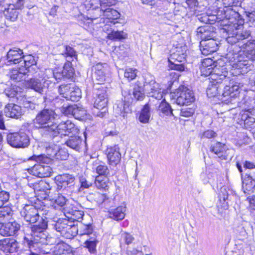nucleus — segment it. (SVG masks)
<instances>
[{
    "instance_id": "obj_40",
    "label": "nucleus",
    "mask_w": 255,
    "mask_h": 255,
    "mask_svg": "<svg viewBox=\"0 0 255 255\" xmlns=\"http://www.w3.org/2000/svg\"><path fill=\"white\" fill-rule=\"evenodd\" d=\"M13 215V211L11 208L4 206L0 210V223L10 220Z\"/></svg>"
},
{
    "instance_id": "obj_16",
    "label": "nucleus",
    "mask_w": 255,
    "mask_h": 255,
    "mask_svg": "<svg viewBox=\"0 0 255 255\" xmlns=\"http://www.w3.org/2000/svg\"><path fill=\"white\" fill-rule=\"evenodd\" d=\"M200 50L202 54L208 55L216 51L218 45L215 39L201 40Z\"/></svg>"
},
{
    "instance_id": "obj_45",
    "label": "nucleus",
    "mask_w": 255,
    "mask_h": 255,
    "mask_svg": "<svg viewBox=\"0 0 255 255\" xmlns=\"http://www.w3.org/2000/svg\"><path fill=\"white\" fill-rule=\"evenodd\" d=\"M74 86L73 83L62 84L59 86L58 92L60 95H62L63 97L67 99L71 91L73 89Z\"/></svg>"
},
{
    "instance_id": "obj_26",
    "label": "nucleus",
    "mask_w": 255,
    "mask_h": 255,
    "mask_svg": "<svg viewBox=\"0 0 255 255\" xmlns=\"http://www.w3.org/2000/svg\"><path fill=\"white\" fill-rule=\"evenodd\" d=\"M25 68L23 66L17 68L12 69L9 72L10 79L16 82L27 80Z\"/></svg>"
},
{
    "instance_id": "obj_39",
    "label": "nucleus",
    "mask_w": 255,
    "mask_h": 255,
    "mask_svg": "<svg viewBox=\"0 0 255 255\" xmlns=\"http://www.w3.org/2000/svg\"><path fill=\"white\" fill-rule=\"evenodd\" d=\"M96 160L94 163L93 169H95L96 173L99 175L108 176L110 174L109 169L107 165L103 163H100Z\"/></svg>"
},
{
    "instance_id": "obj_25",
    "label": "nucleus",
    "mask_w": 255,
    "mask_h": 255,
    "mask_svg": "<svg viewBox=\"0 0 255 255\" xmlns=\"http://www.w3.org/2000/svg\"><path fill=\"white\" fill-rule=\"evenodd\" d=\"M113 109L116 116H121L125 118L129 111L128 103L123 100H117L114 105Z\"/></svg>"
},
{
    "instance_id": "obj_43",
    "label": "nucleus",
    "mask_w": 255,
    "mask_h": 255,
    "mask_svg": "<svg viewBox=\"0 0 255 255\" xmlns=\"http://www.w3.org/2000/svg\"><path fill=\"white\" fill-rule=\"evenodd\" d=\"M62 72L65 79H70L73 77L75 71L72 67L71 62L68 61V62L65 63Z\"/></svg>"
},
{
    "instance_id": "obj_54",
    "label": "nucleus",
    "mask_w": 255,
    "mask_h": 255,
    "mask_svg": "<svg viewBox=\"0 0 255 255\" xmlns=\"http://www.w3.org/2000/svg\"><path fill=\"white\" fill-rule=\"evenodd\" d=\"M9 199V193L1 189L0 190V208L4 207V205L8 202Z\"/></svg>"
},
{
    "instance_id": "obj_4",
    "label": "nucleus",
    "mask_w": 255,
    "mask_h": 255,
    "mask_svg": "<svg viewBox=\"0 0 255 255\" xmlns=\"http://www.w3.org/2000/svg\"><path fill=\"white\" fill-rule=\"evenodd\" d=\"M59 133L51 139L53 142H60L77 151H80L83 147V140L78 134L77 126L70 121L62 124L59 129Z\"/></svg>"
},
{
    "instance_id": "obj_36",
    "label": "nucleus",
    "mask_w": 255,
    "mask_h": 255,
    "mask_svg": "<svg viewBox=\"0 0 255 255\" xmlns=\"http://www.w3.org/2000/svg\"><path fill=\"white\" fill-rule=\"evenodd\" d=\"M150 110V106L148 103L143 107L138 117V120L140 123L146 124L149 122L151 116Z\"/></svg>"
},
{
    "instance_id": "obj_34",
    "label": "nucleus",
    "mask_w": 255,
    "mask_h": 255,
    "mask_svg": "<svg viewBox=\"0 0 255 255\" xmlns=\"http://www.w3.org/2000/svg\"><path fill=\"white\" fill-rule=\"evenodd\" d=\"M62 51L61 54L66 58V61H72L73 58H77L76 50L72 47L67 45H62Z\"/></svg>"
},
{
    "instance_id": "obj_13",
    "label": "nucleus",
    "mask_w": 255,
    "mask_h": 255,
    "mask_svg": "<svg viewBox=\"0 0 255 255\" xmlns=\"http://www.w3.org/2000/svg\"><path fill=\"white\" fill-rule=\"evenodd\" d=\"M20 225L16 221L2 223L0 228V234L3 236H13L17 235Z\"/></svg>"
},
{
    "instance_id": "obj_42",
    "label": "nucleus",
    "mask_w": 255,
    "mask_h": 255,
    "mask_svg": "<svg viewBox=\"0 0 255 255\" xmlns=\"http://www.w3.org/2000/svg\"><path fill=\"white\" fill-rule=\"evenodd\" d=\"M107 176H98L95 179V184L97 188L99 189L108 190L109 182Z\"/></svg>"
},
{
    "instance_id": "obj_6",
    "label": "nucleus",
    "mask_w": 255,
    "mask_h": 255,
    "mask_svg": "<svg viewBox=\"0 0 255 255\" xmlns=\"http://www.w3.org/2000/svg\"><path fill=\"white\" fill-rule=\"evenodd\" d=\"M29 159L35 160L39 163L35 164L33 166L29 169V173L39 178H44L50 176L52 172V168L47 165H42L41 163L48 164L51 162L50 158L44 155H33L29 158Z\"/></svg>"
},
{
    "instance_id": "obj_60",
    "label": "nucleus",
    "mask_w": 255,
    "mask_h": 255,
    "mask_svg": "<svg viewBox=\"0 0 255 255\" xmlns=\"http://www.w3.org/2000/svg\"><path fill=\"white\" fill-rule=\"evenodd\" d=\"M134 239V237L129 233L124 232L121 234V240H123L128 245L130 244Z\"/></svg>"
},
{
    "instance_id": "obj_30",
    "label": "nucleus",
    "mask_w": 255,
    "mask_h": 255,
    "mask_svg": "<svg viewBox=\"0 0 255 255\" xmlns=\"http://www.w3.org/2000/svg\"><path fill=\"white\" fill-rule=\"evenodd\" d=\"M225 68L222 67V70H223L221 73L218 71L219 67H207L206 66H201L200 70L201 75L207 77L209 76L212 74H215L217 75H223L225 76V74L227 72L225 70Z\"/></svg>"
},
{
    "instance_id": "obj_35",
    "label": "nucleus",
    "mask_w": 255,
    "mask_h": 255,
    "mask_svg": "<svg viewBox=\"0 0 255 255\" xmlns=\"http://www.w3.org/2000/svg\"><path fill=\"white\" fill-rule=\"evenodd\" d=\"M69 223L70 222L66 219H59L57 221H53L51 226L53 229L60 233L62 236L66 227H67V224Z\"/></svg>"
},
{
    "instance_id": "obj_44",
    "label": "nucleus",
    "mask_w": 255,
    "mask_h": 255,
    "mask_svg": "<svg viewBox=\"0 0 255 255\" xmlns=\"http://www.w3.org/2000/svg\"><path fill=\"white\" fill-rule=\"evenodd\" d=\"M107 89V87L104 84L95 83L94 86V96L108 97Z\"/></svg>"
},
{
    "instance_id": "obj_59",
    "label": "nucleus",
    "mask_w": 255,
    "mask_h": 255,
    "mask_svg": "<svg viewBox=\"0 0 255 255\" xmlns=\"http://www.w3.org/2000/svg\"><path fill=\"white\" fill-rule=\"evenodd\" d=\"M107 112V107H104L99 109L94 107V109H93V115L96 117H99L101 118H103L105 117L106 115Z\"/></svg>"
},
{
    "instance_id": "obj_22",
    "label": "nucleus",
    "mask_w": 255,
    "mask_h": 255,
    "mask_svg": "<svg viewBox=\"0 0 255 255\" xmlns=\"http://www.w3.org/2000/svg\"><path fill=\"white\" fill-rule=\"evenodd\" d=\"M126 211V204L123 202L121 206L108 211L109 218L116 221H121L125 218Z\"/></svg>"
},
{
    "instance_id": "obj_28",
    "label": "nucleus",
    "mask_w": 255,
    "mask_h": 255,
    "mask_svg": "<svg viewBox=\"0 0 255 255\" xmlns=\"http://www.w3.org/2000/svg\"><path fill=\"white\" fill-rule=\"evenodd\" d=\"M156 109L160 116H174L172 109L165 99H163L159 105L156 107Z\"/></svg>"
},
{
    "instance_id": "obj_51",
    "label": "nucleus",
    "mask_w": 255,
    "mask_h": 255,
    "mask_svg": "<svg viewBox=\"0 0 255 255\" xmlns=\"http://www.w3.org/2000/svg\"><path fill=\"white\" fill-rule=\"evenodd\" d=\"M81 97V92L79 88L74 86L73 89L71 91L67 100L72 101H78Z\"/></svg>"
},
{
    "instance_id": "obj_21",
    "label": "nucleus",
    "mask_w": 255,
    "mask_h": 255,
    "mask_svg": "<svg viewBox=\"0 0 255 255\" xmlns=\"http://www.w3.org/2000/svg\"><path fill=\"white\" fill-rule=\"evenodd\" d=\"M110 6L104 8L103 17L100 18V22H113L115 24L114 21L120 17V13L117 10L110 8Z\"/></svg>"
},
{
    "instance_id": "obj_53",
    "label": "nucleus",
    "mask_w": 255,
    "mask_h": 255,
    "mask_svg": "<svg viewBox=\"0 0 255 255\" xmlns=\"http://www.w3.org/2000/svg\"><path fill=\"white\" fill-rule=\"evenodd\" d=\"M137 70L135 69L128 68H127L124 73V76L128 81L132 80L135 78L137 76Z\"/></svg>"
},
{
    "instance_id": "obj_24",
    "label": "nucleus",
    "mask_w": 255,
    "mask_h": 255,
    "mask_svg": "<svg viewBox=\"0 0 255 255\" xmlns=\"http://www.w3.org/2000/svg\"><path fill=\"white\" fill-rule=\"evenodd\" d=\"M107 158L109 164L112 166L117 165L121 159V154L117 146L111 147L107 150Z\"/></svg>"
},
{
    "instance_id": "obj_33",
    "label": "nucleus",
    "mask_w": 255,
    "mask_h": 255,
    "mask_svg": "<svg viewBox=\"0 0 255 255\" xmlns=\"http://www.w3.org/2000/svg\"><path fill=\"white\" fill-rule=\"evenodd\" d=\"M144 87L139 82H136L133 88L132 96L133 98L137 101H142L145 97Z\"/></svg>"
},
{
    "instance_id": "obj_48",
    "label": "nucleus",
    "mask_w": 255,
    "mask_h": 255,
    "mask_svg": "<svg viewBox=\"0 0 255 255\" xmlns=\"http://www.w3.org/2000/svg\"><path fill=\"white\" fill-rule=\"evenodd\" d=\"M94 107L99 109L107 107L108 104V97L94 96Z\"/></svg>"
},
{
    "instance_id": "obj_18",
    "label": "nucleus",
    "mask_w": 255,
    "mask_h": 255,
    "mask_svg": "<svg viewBox=\"0 0 255 255\" xmlns=\"http://www.w3.org/2000/svg\"><path fill=\"white\" fill-rule=\"evenodd\" d=\"M23 0H18V1L15 4H10L7 8H4L3 13L7 19H8L12 21H14L16 20L18 15V12L17 9H20L23 5L22 2ZM3 11L2 9L0 10Z\"/></svg>"
},
{
    "instance_id": "obj_46",
    "label": "nucleus",
    "mask_w": 255,
    "mask_h": 255,
    "mask_svg": "<svg viewBox=\"0 0 255 255\" xmlns=\"http://www.w3.org/2000/svg\"><path fill=\"white\" fill-rule=\"evenodd\" d=\"M206 92L209 97L220 96L221 88L217 84H211L209 85Z\"/></svg>"
},
{
    "instance_id": "obj_61",
    "label": "nucleus",
    "mask_w": 255,
    "mask_h": 255,
    "mask_svg": "<svg viewBox=\"0 0 255 255\" xmlns=\"http://www.w3.org/2000/svg\"><path fill=\"white\" fill-rule=\"evenodd\" d=\"M217 135V134L216 132L211 129H208L202 133L200 134V136L201 138H214Z\"/></svg>"
},
{
    "instance_id": "obj_29",
    "label": "nucleus",
    "mask_w": 255,
    "mask_h": 255,
    "mask_svg": "<svg viewBox=\"0 0 255 255\" xmlns=\"http://www.w3.org/2000/svg\"><path fill=\"white\" fill-rule=\"evenodd\" d=\"M226 149V146L225 144L220 142H216L211 144L210 147V151L216 154L218 157L222 159H226V156L224 154Z\"/></svg>"
},
{
    "instance_id": "obj_32",
    "label": "nucleus",
    "mask_w": 255,
    "mask_h": 255,
    "mask_svg": "<svg viewBox=\"0 0 255 255\" xmlns=\"http://www.w3.org/2000/svg\"><path fill=\"white\" fill-rule=\"evenodd\" d=\"M107 25H105L103 28L104 30L108 31V38L112 40H121L126 39L127 34L123 31H115L114 29L109 30L107 29Z\"/></svg>"
},
{
    "instance_id": "obj_62",
    "label": "nucleus",
    "mask_w": 255,
    "mask_h": 255,
    "mask_svg": "<svg viewBox=\"0 0 255 255\" xmlns=\"http://www.w3.org/2000/svg\"><path fill=\"white\" fill-rule=\"evenodd\" d=\"M85 115V111L79 109L77 106H76L74 112L73 113V116L78 120H81L84 117Z\"/></svg>"
},
{
    "instance_id": "obj_64",
    "label": "nucleus",
    "mask_w": 255,
    "mask_h": 255,
    "mask_svg": "<svg viewBox=\"0 0 255 255\" xmlns=\"http://www.w3.org/2000/svg\"><path fill=\"white\" fill-rule=\"evenodd\" d=\"M55 156L57 159L64 160L67 159V158L68 157V154L63 150H59L55 154Z\"/></svg>"
},
{
    "instance_id": "obj_1",
    "label": "nucleus",
    "mask_w": 255,
    "mask_h": 255,
    "mask_svg": "<svg viewBox=\"0 0 255 255\" xmlns=\"http://www.w3.org/2000/svg\"><path fill=\"white\" fill-rule=\"evenodd\" d=\"M42 211L33 205H25L20 212L24 221L32 225L30 235L24 237V241L29 248H39L41 245L52 244V238L46 232L48 227L47 218L40 215Z\"/></svg>"
},
{
    "instance_id": "obj_8",
    "label": "nucleus",
    "mask_w": 255,
    "mask_h": 255,
    "mask_svg": "<svg viewBox=\"0 0 255 255\" xmlns=\"http://www.w3.org/2000/svg\"><path fill=\"white\" fill-rule=\"evenodd\" d=\"M7 143L15 148H25L30 144V139L24 132H13L7 134Z\"/></svg>"
},
{
    "instance_id": "obj_52",
    "label": "nucleus",
    "mask_w": 255,
    "mask_h": 255,
    "mask_svg": "<svg viewBox=\"0 0 255 255\" xmlns=\"http://www.w3.org/2000/svg\"><path fill=\"white\" fill-rule=\"evenodd\" d=\"M22 59H23L24 63V66L23 67V68L29 67L30 66L36 64V60L35 57L31 55H28L27 56L23 55Z\"/></svg>"
},
{
    "instance_id": "obj_31",
    "label": "nucleus",
    "mask_w": 255,
    "mask_h": 255,
    "mask_svg": "<svg viewBox=\"0 0 255 255\" xmlns=\"http://www.w3.org/2000/svg\"><path fill=\"white\" fill-rule=\"evenodd\" d=\"M1 249L4 251L9 253H13L16 251L17 248V242L13 239H5L1 241Z\"/></svg>"
},
{
    "instance_id": "obj_38",
    "label": "nucleus",
    "mask_w": 255,
    "mask_h": 255,
    "mask_svg": "<svg viewBox=\"0 0 255 255\" xmlns=\"http://www.w3.org/2000/svg\"><path fill=\"white\" fill-rule=\"evenodd\" d=\"M78 233V227L75 226L72 222L67 224V227H66L62 236L67 239H72Z\"/></svg>"
},
{
    "instance_id": "obj_3",
    "label": "nucleus",
    "mask_w": 255,
    "mask_h": 255,
    "mask_svg": "<svg viewBox=\"0 0 255 255\" xmlns=\"http://www.w3.org/2000/svg\"><path fill=\"white\" fill-rule=\"evenodd\" d=\"M57 115L51 109L44 108L37 112L32 120L33 127L39 130L42 137L51 140L55 134H58L60 126L55 122Z\"/></svg>"
},
{
    "instance_id": "obj_41",
    "label": "nucleus",
    "mask_w": 255,
    "mask_h": 255,
    "mask_svg": "<svg viewBox=\"0 0 255 255\" xmlns=\"http://www.w3.org/2000/svg\"><path fill=\"white\" fill-rule=\"evenodd\" d=\"M25 68L27 79L30 76L31 77L42 78V72L39 69L36 64Z\"/></svg>"
},
{
    "instance_id": "obj_12",
    "label": "nucleus",
    "mask_w": 255,
    "mask_h": 255,
    "mask_svg": "<svg viewBox=\"0 0 255 255\" xmlns=\"http://www.w3.org/2000/svg\"><path fill=\"white\" fill-rule=\"evenodd\" d=\"M108 65L106 63H98L93 66L94 71V82L97 84H104L106 80Z\"/></svg>"
},
{
    "instance_id": "obj_2",
    "label": "nucleus",
    "mask_w": 255,
    "mask_h": 255,
    "mask_svg": "<svg viewBox=\"0 0 255 255\" xmlns=\"http://www.w3.org/2000/svg\"><path fill=\"white\" fill-rule=\"evenodd\" d=\"M225 18L221 21L223 33H226L227 42L231 44L227 48V58L233 62V45L239 40H243L250 35L249 30L240 31L243 27L244 19L239 13L232 7H226L224 9Z\"/></svg>"
},
{
    "instance_id": "obj_57",
    "label": "nucleus",
    "mask_w": 255,
    "mask_h": 255,
    "mask_svg": "<svg viewBox=\"0 0 255 255\" xmlns=\"http://www.w3.org/2000/svg\"><path fill=\"white\" fill-rule=\"evenodd\" d=\"M76 106V105L74 104L66 106V107L63 106L62 112L64 115L67 116H73Z\"/></svg>"
},
{
    "instance_id": "obj_49",
    "label": "nucleus",
    "mask_w": 255,
    "mask_h": 255,
    "mask_svg": "<svg viewBox=\"0 0 255 255\" xmlns=\"http://www.w3.org/2000/svg\"><path fill=\"white\" fill-rule=\"evenodd\" d=\"M49 200L52 203L53 206H55V207H56V205L60 207H63L66 202V198L60 194L55 195L54 197L49 198Z\"/></svg>"
},
{
    "instance_id": "obj_58",
    "label": "nucleus",
    "mask_w": 255,
    "mask_h": 255,
    "mask_svg": "<svg viewBox=\"0 0 255 255\" xmlns=\"http://www.w3.org/2000/svg\"><path fill=\"white\" fill-rule=\"evenodd\" d=\"M194 113V109L190 107L182 108L180 110V115L181 116L185 117H189Z\"/></svg>"
},
{
    "instance_id": "obj_56",
    "label": "nucleus",
    "mask_w": 255,
    "mask_h": 255,
    "mask_svg": "<svg viewBox=\"0 0 255 255\" xmlns=\"http://www.w3.org/2000/svg\"><path fill=\"white\" fill-rule=\"evenodd\" d=\"M79 182L80 184V191H83L85 189H87L92 185V183L88 181L84 176L79 177Z\"/></svg>"
},
{
    "instance_id": "obj_20",
    "label": "nucleus",
    "mask_w": 255,
    "mask_h": 255,
    "mask_svg": "<svg viewBox=\"0 0 255 255\" xmlns=\"http://www.w3.org/2000/svg\"><path fill=\"white\" fill-rule=\"evenodd\" d=\"M4 113L7 117L17 119L23 114L24 111L20 106L13 103H9L5 106Z\"/></svg>"
},
{
    "instance_id": "obj_17",
    "label": "nucleus",
    "mask_w": 255,
    "mask_h": 255,
    "mask_svg": "<svg viewBox=\"0 0 255 255\" xmlns=\"http://www.w3.org/2000/svg\"><path fill=\"white\" fill-rule=\"evenodd\" d=\"M55 181L58 188L60 187L64 189L73 186L75 184V176L69 174L58 175L56 176Z\"/></svg>"
},
{
    "instance_id": "obj_23",
    "label": "nucleus",
    "mask_w": 255,
    "mask_h": 255,
    "mask_svg": "<svg viewBox=\"0 0 255 255\" xmlns=\"http://www.w3.org/2000/svg\"><path fill=\"white\" fill-rule=\"evenodd\" d=\"M23 57L22 50L17 48L10 49L6 55V60L9 64L18 63L21 61Z\"/></svg>"
},
{
    "instance_id": "obj_5",
    "label": "nucleus",
    "mask_w": 255,
    "mask_h": 255,
    "mask_svg": "<svg viewBox=\"0 0 255 255\" xmlns=\"http://www.w3.org/2000/svg\"><path fill=\"white\" fill-rule=\"evenodd\" d=\"M250 35L243 40H239L233 45V61L238 62L239 66L242 65L250 67L255 60V40H251Z\"/></svg>"
},
{
    "instance_id": "obj_50",
    "label": "nucleus",
    "mask_w": 255,
    "mask_h": 255,
    "mask_svg": "<svg viewBox=\"0 0 255 255\" xmlns=\"http://www.w3.org/2000/svg\"><path fill=\"white\" fill-rule=\"evenodd\" d=\"M78 233L80 236L92 235L93 229L91 224H81L78 227Z\"/></svg>"
},
{
    "instance_id": "obj_11",
    "label": "nucleus",
    "mask_w": 255,
    "mask_h": 255,
    "mask_svg": "<svg viewBox=\"0 0 255 255\" xmlns=\"http://www.w3.org/2000/svg\"><path fill=\"white\" fill-rule=\"evenodd\" d=\"M145 91L147 96L160 100L163 98V90L160 85L155 80H151L149 82L145 81L144 84Z\"/></svg>"
},
{
    "instance_id": "obj_37",
    "label": "nucleus",
    "mask_w": 255,
    "mask_h": 255,
    "mask_svg": "<svg viewBox=\"0 0 255 255\" xmlns=\"http://www.w3.org/2000/svg\"><path fill=\"white\" fill-rule=\"evenodd\" d=\"M98 240L95 234L90 236L84 243L85 247L86 248L88 251L93 254L97 253L96 247L98 243Z\"/></svg>"
},
{
    "instance_id": "obj_27",
    "label": "nucleus",
    "mask_w": 255,
    "mask_h": 255,
    "mask_svg": "<svg viewBox=\"0 0 255 255\" xmlns=\"http://www.w3.org/2000/svg\"><path fill=\"white\" fill-rule=\"evenodd\" d=\"M255 188V180L251 176V173H247L243 180L242 188L246 194L253 192Z\"/></svg>"
},
{
    "instance_id": "obj_47",
    "label": "nucleus",
    "mask_w": 255,
    "mask_h": 255,
    "mask_svg": "<svg viewBox=\"0 0 255 255\" xmlns=\"http://www.w3.org/2000/svg\"><path fill=\"white\" fill-rule=\"evenodd\" d=\"M51 186L49 183L45 181L41 180L38 184L35 185V189L39 191L44 192L46 196H49V190L51 189ZM50 198L49 196H48Z\"/></svg>"
},
{
    "instance_id": "obj_7",
    "label": "nucleus",
    "mask_w": 255,
    "mask_h": 255,
    "mask_svg": "<svg viewBox=\"0 0 255 255\" xmlns=\"http://www.w3.org/2000/svg\"><path fill=\"white\" fill-rule=\"evenodd\" d=\"M49 77L46 78L45 77H30L27 79L25 83L26 86L35 92L43 95L46 93L48 90H51L52 87L55 85V82L48 80Z\"/></svg>"
},
{
    "instance_id": "obj_15",
    "label": "nucleus",
    "mask_w": 255,
    "mask_h": 255,
    "mask_svg": "<svg viewBox=\"0 0 255 255\" xmlns=\"http://www.w3.org/2000/svg\"><path fill=\"white\" fill-rule=\"evenodd\" d=\"M240 86L236 84L230 83L229 85H226L224 87L222 92V100L227 103L232 102L231 99L237 97L239 94Z\"/></svg>"
},
{
    "instance_id": "obj_9",
    "label": "nucleus",
    "mask_w": 255,
    "mask_h": 255,
    "mask_svg": "<svg viewBox=\"0 0 255 255\" xmlns=\"http://www.w3.org/2000/svg\"><path fill=\"white\" fill-rule=\"evenodd\" d=\"M176 103L180 106L188 105L195 100L194 93L192 91L182 86L177 89L175 93Z\"/></svg>"
},
{
    "instance_id": "obj_63",
    "label": "nucleus",
    "mask_w": 255,
    "mask_h": 255,
    "mask_svg": "<svg viewBox=\"0 0 255 255\" xmlns=\"http://www.w3.org/2000/svg\"><path fill=\"white\" fill-rule=\"evenodd\" d=\"M48 71L53 75V77L56 81L61 80L65 79L62 71H51L48 70Z\"/></svg>"
},
{
    "instance_id": "obj_19",
    "label": "nucleus",
    "mask_w": 255,
    "mask_h": 255,
    "mask_svg": "<svg viewBox=\"0 0 255 255\" xmlns=\"http://www.w3.org/2000/svg\"><path fill=\"white\" fill-rule=\"evenodd\" d=\"M100 7L99 6H94L93 2L91 3V16L90 18L93 21V20H96L98 17H100L102 15L103 16L104 8L108 6H111L112 3L110 0H99Z\"/></svg>"
},
{
    "instance_id": "obj_14",
    "label": "nucleus",
    "mask_w": 255,
    "mask_h": 255,
    "mask_svg": "<svg viewBox=\"0 0 255 255\" xmlns=\"http://www.w3.org/2000/svg\"><path fill=\"white\" fill-rule=\"evenodd\" d=\"M215 28L209 24L199 26L197 29V36L201 40L214 39L216 37Z\"/></svg>"
},
{
    "instance_id": "obj_55",
    "label": "nucleus",
    "mask_w": 255,
    "mask_h": 255,
    "mask_svg": "<svg viewBox=\"0 0 255 255\" xmlns=\"http://www.w3.org/2000/svg\"><path fill=\"white\" fill-rule=\"evenodd\" d=\"M77 20L81 26L86 25L92 22L90 17L86 16L82 13L78 15Z\"/></svg>"
},
{
    "instance_id": "obj_10",
    "label": "nucleus",
    "mask_w": 255,
    "mask_h": 255,
    "mask_svg": "<svg viewBox=\"0 0 255 255\" xmlns=\"http://www.w3.org/2000/svg\"><path fill=\"white\" fill-rule=\"evenodd\" d=\"M186 54L182 48H178L175 52L171 54L168 58L169 67L170 69L178 71L185 70L184 64H176V62H183L185 61Z\"/></svg>"
}]
</instances>
